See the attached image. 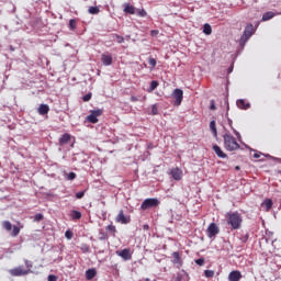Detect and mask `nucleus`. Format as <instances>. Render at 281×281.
<instances>
[{"mask_svg": "<svg viewBox=\"0 0 281 281\" xmlns=\"http://www.w3.org/2000/svg\"><path fill=\"white\" fill-rule=\"evenodd\" d=\"M213 150L221 159H226L227 154L223 153V149L218 145H213Z\"/></svg>", "mask_w": 281, "mask_h": 281, "instance_id": "2eb2a0df", "label": "nucleus"}, {"mask_svg": "<svg viewBox=\"0 0 281 281\" xmlns=\"http://www.w3.org/2000/svg\"><path fill=\"white\" fill-rule=\"evenodd\" d=\"M70 218L72 221H78V220L82 218V213H80V211H71Z\"/></svg>", "mask_w": 281, "mask_h": 281, "instance_id": "4be33fe9", "label": "nucleus"}, {"mask_svg": "<svg viewBox=\"0 0 281 281\" xmlns=\"http://www.w3.org/2000/svg\"><path fill=\"white\" fill-rule=\"evenodd\" d=\"M81 249H82V251H83L85 254H89V246L82 245V246H81Z\"/></svg>", "mask_w": 281, "mask_h": 281, "instance_id": "79ce46f5", "label": "nucleus"}, {"mask_svg": "<svg viewBox=\"0 0 281 281\" xmlns=\"http://www.w3.org/2000/svg\"><path fill=\"white\" fill-rule=\"evenodd\" d=\"M69 25H70L71 30H76V20H70Z\"/></svg>", "mask_w": 281, "mask_h": 281, "instance_id": "58836bf2", "label": "nucleus"}, {"mask_svg": "<svg viewBox=\"0 0 281 281\" xmlns=\"http://www.w3.org/2000/svg\"><path fill=\"white\" fill-rule=\"evenodd\" d=\"M145 281H150V279H145Z\"/></svg>", "mask_w": 281, "mask_h": 281, "instance_id": "864d4df0", "label": "nucleus"}, {"mask_svg": "<svg viewBox=\"0 0 281 281\" xmlns=\"http://www.w3.org/2000/svg\"><path fill=\"white\" fill-rule=\"evenodd\" d=\"M221 229L218 228V225L216 223H211L206 229V234L209 238H215L216 235H218Z\"/></svg>", "mask_w": 281, "mask_h": 281, "instance_id": "39448f33", "label": "nucleus"}, {"mask_svg": "<svg viewBox=\"0 0 281 281\" xmlns=\"http://www.w3.org/2000/svg\"><path fill=\"white\" fill-rule=\"evenodd\" d=\"M278 14H281V12L274 13L272 11H268V12L263 13L262 21H271V19H273V16H278Z\"/></svg>", "mask_w": 281, "mask_h": 281, "instance_id": "6ab92c4d", "label": "nucleus"}, {"mask_svg": "<svg viewBox=\"0 0 281 281\" xmlns=\"http://www.w3.org/2000/svg\"><path fill=\"white\" fill-rule=\"evenodd\" d=\"M223 139L224 148H226V150H228L229 153H233V150H238V148H240V145L238 144V142H236V138L232 136V134H229L228 132L223 135Z\"/></svg>", "mask_w": 281, "mask_h": 281, "instance_id": "f03ea898", "label": "nucleus"}, {"mask_svg": "<svg viewBox=\"0 0 281 281\" xmlns=\"http://www.w3.org/2000/svg\"><path fill=\"white\" fill-rule=\"evenodd\" d=\"M172 257H173V265H181V256L179 255V252L175 251L172 254Z\"/></svg>", "mask_w": 281, "mask_h": 281, "instance_id": "b1692460", "label": "nucleus"}, {"mask_svg": "<svg viewBox=\"0 0 281 281\" xmlns=\"http://www.w3.org/2000/svg\"><path fill=\"white\" fill-rule=\"evenodd\" d=\"M116 256H120V258H123L124 260H131V258H133V254L128 248L116 250Z\"/></svg>", "mask_w": 281, "mask_h": 281, "instance_id": "9d476101", "label": "nucleus"}, {"mask_svg": "<svg viewBox=\"0 0 281 281\" xmlns=\"http://www.w3.org/2000/svg\"><path fill=\"white\" fill-rule=\"evenodd\" d=\"M101 61L103 63V65L105 67H109V66L113 65V57L109 54H102Z\"/></svg>", "mask_w": 281, "mask_h": 281, "instance_id": "9b49d317", "label": "nucleus"}, {"mask_svg": "<svg viewBox=\"0 0 281 281\" xmlns=\"http://www.w3.org/2000/svg\"><path fill=\"white\" fill-rule=\"evenodd\" d=\"M58 277L54 276V274H49L48 276V281H57Z\"/></svg>", "mask_w": 281, "mask_h": 281, "instance_id": "37998d69", "label": "nucleus"}, {"mask_svg": "<svg viewBox=\"0 0 281 281\" xmlns=\"http://www.w3.org/2000/svg\"><path fill=\"white\" fill-rule=\"evenodd\" d=\"M65 237H66L68 240H71V239L74 238V233H72L71 231H66Z\"/></svg>", "mask_w": 281, "mask_h": 281, "instance_id": "72a5a7b5", "label": "nucleus"}, {"mask_svg": "<svg viewBox=\"0 0 281 281\" xmlns=\"http://www.w3.org/2000/svg\"><path fill=\"white\" fill-rule=\"evenodd\" d=\"M85 196V191H79L76 193V199H82Z\"/></svg>", "mask_w": 281, "mask_h": 281, "instance_id": "4c0bfd02", "label": "nucleus"}, {"mask_svg": "<svg viewBox=\"0 0 281 281\" xmlns=\"http://www.w3.org/2000/svg\"><path fill=\"white\" fill-rule=\"evenodd\" d=\"M132 102H137V97H131Z\"/></svg>", "mask_w": 281, "mask_h": 281, "instance_id": "603ef678", "label": "nucleus"}, {"mask_svg": "<svg viewBox=\"0 0 281 281\" xmlns=\"http://www.w3.org/2000/svg\"><path fill=\"white\" fill-rule=\"evenodd\" d=\"M172 98H175L176 106H181V102H183V90L177 88L172 92Z\"/></svg>", "mask_w": 281, "mask_h": 281, "instance_id": "0eeeda50", "label": "nucleus"}, {"mask_svg": "<svg viewBox=\"0 0 281 281\" xmlns=\"http://www.w3.org/2000/svg\"><path fill=\"white\" fill-rule=\"evenodd\" d=\"M254 34H256V29H254V24H247L239 40V45L241 47H245V44L247 43V41H249L250 36H254Z\"/></svg>", "mask_w": 281, "mask_h": 281, "instance_id": "7ed1b4c3", "label": "nucleus"}, {"mask_svg": "<svg viewBox=\"0 0 281 281\" xmlns=\"http://www.w3.org/2000/svg\"><path fill=\"white\" fill-rule=\"evenodd\" d=\"M195 265H199V267H203V265H205V259L203 258L196 259Z\"/></svg>", "mask_w": 281, "mask_h": 281, "instance_id": "c9c22d12", "label": "nucleus"}, {"mask_svg": "<svg viewBox=\"0 0 281 281\" xmlns=\"http://www.w3.org/2000/svg\"><path fill=\"white\" fill-rule=\"evenodd\" d=\"M106 229H108V232H112V233L114 234V232H115V226L109 225V226L106 227Z\"/></svg>", "mask_w": 281, "mask_h": 281, "instance_id": "49530a36", "label": "nucleus"}, {"mask_svg": "<svg viewBox=\"0 0 281 281\" xmlns=\"http://www.w3.org/2000/svg\"><path fill=\"white\" fill-rule=\"evenodd\" d=\"M210 128H211V132L213 133L214 137H217L218 132L216 130V121H211L210 122Z\"/></svg>", "mask_w": 281, "mask_h": 281, "instance_id": "5701e85b", "label": "nucleus"}, {"mask_svg": "<svg viewBox=\"0 0 281 281\" xmlns=\"http://www.w3.org/2000/svg\"><path fill=\"white\" fill-rule=\"evenodd\" d=\"M157 87H159V82H157V81H151L150 82V87H149V89H148V92L150 93L151 91H155V89H157Z\"/></svg>", "mask_w": 281, "mask_h": 281, "instance_id": "c756f323", "label": "nucleus"}, {"mask_svg": "<svg viewBox=\"0 0 281 281\" xmlns=\"http://www.w3.org/2000/svg\"><path fill=\"white\" fill-rule=\"evenodd\" d=\"M171 177H173L176 181H181V177H183V172L181 171V169L175 168L171 170Z\"/></svg>", "mask_w": 281, "mask_h": 281, "instance_id": "ddd939ff", "label": "nucleus"}, {"mask_svg": "<svg viewBox=\"0 0 281 281\" xmlns=\"http://www.w3.org/2000/svg\"><path fill=\"white\" fill-rule=\"evenodd\" d=\"M70 140H71V135L66 133L61 135V137L59 138V146H65L69 144Z\"/></svg>", "mask_w": 281, "mask_h": 281, "instance_id": "f3484780", "label": "nucleus"}, {"mask_svg": "<svg viewBox=\"0 0 281 281\" xmlns=\"http://www.w3.org/2000/svg\"><path fill=\"white\" fill-rule=\"evenodd\" d=\"M2 227H3V229H5L7 232H12V223H10L9 221L2 222Z\"/></svg>", "mask_w": 281, "mask_h": 281, "instance_id": "bb28decb", "label": "nucleus"}, {"mask_svg": "<svg viewBox=\"0 0 281 281\" xmlns=\"http://www.w3.org/2000/svg\"><path fill=\"white\" fill-rule=\"evenodd\" d=\"M204 276L205 278H214V270H205Z\"/></svg>", "mask_w": 281, "mask_h": 281, "instance_id": "2f4dec72", "label": "nucleus"}, {"mask_svg": "<svg viewBox=\"0 0 281 281\" xmlns=\"http://www.w3.org/2000/svg\"><path fill=\"white\" fill-rule=\"evenodd\" d=\"M211 111H216V105L214 104V101H211Z\"/></svg>", "mask_w": 281, "mask_h": 281, "instance_id": "de8ad7c7", "label": "nucleus"}, {"mask_svg": "<svg viewBox=\"0 0 281 281\" xmlns=\"http://www.w3.org/2000/svg\"><path fill=\"white\" fill-rule=\"evenodd\" d=\"M98 274V271H95V269H88L87 271H86V278H87V280H93V278H94V276H97Z\"/></svg>", "mask_w": 281, "mask_h": 281, "instance_id": "412c9836", "label": "nucleus"}, {"mask_svg": "<svg viewBox=\"0 0 281 281\" xmlns=\"http://www.w3.org/2000/svg\"><path fill=\"white\" fill-rule=\"evenodd\" d=\"M261 207H263L265 212H269L271 207H273V201L271 199H266L261 203Z\"/></svg>", "mask_w": 281, "mask_h": 281, "instance_id": "dca6fc26", "label": "nucleus"}, {"mask_svg": "<svg viewBox=\"0 0 281 281\" xmlns=\"http://www.w3.org/2000/svg\"><path fill=\"white\" fill-rule=\"evenodd\" d=\"M203 34H206V36H210L212 34V25L209 23L203 25Z\"/></svg>", "mask_w": 281, "mask_h": 281, "instance_id": "393cba45", "label": "nucleus"}, {"mask_svg": "<svg viewBox=\"0 0 281 281\" xmlns=\"http://www.w3.org/2000/svg\"><path fill=\"white\" fill-rule=\"evenodd\" d=\"M88 12H89V14H100V8L89 7Z\"/></svg>", "mask_w": 281, "mask_h": 281, "instance_id": "cd10ccee", "label": "nucleus"}, {"mask_svg": "<svg viewBox=\"0 0 281 281\" xmlns=\"http://www.w3.org/2000/svg\"><path fill=\"white\" fill-rule=\"evenodd\" d=\"M151 113H153V115H157V113H158L157 105H153Z\"/></svg>", "mask_w": 281, "mask_h": 281, "instance_id": "a18cd8bd", "label": "nucleus"}, {"mask_svg": "<svg viewBox=\"0 0 281 281\" xmlns=\"http://www.w3.org/2000/svg\"><path fill=\"white\" fill-rule=\"evenodd\" d=\"M123 12H125L126 14H135L136 9H135L134 5H131V4H128V3H125V4H124V10H123Z\"/></svg>", "mask_w": 281, "mask_h": 281, "instance_id": "aec40b11", "label": "nucleus"}, {"mask_svg": "<svg viewBox=\"0 0 281 281\" xmlns=\"http://www.w3.org/2000/svg\"><path fill=\"white\" fill-rule=\"evenodd\" d=\"M238 109H241L244 111H247V109H249L251 106V104L247 101H245V99H239L236 102Z\"/></svg>", "mask_w": 281, "mask_h": 281, "instance_id": "f8f14e48", "label": "nucleus"}, {"mask_svg": "<svg viewBox=\"0 0 281 281\" xmlns=\"http://www.w3.org/2000/svg\"><path fill=\"white\" fill-rule=\"evenodd\" d=\"M103 111L102 110H93L91 111L90 115L87 116V122H90V124H98V117L102 115Z\"/></svg>", "mask_w": 281, "mask_h": 281, "instance_id": "423d86ee", "label": "nucleus"}, {"mask_svg": "<svg viewBox=\"0 0 281 281\" xmlns=\"http://www.w3.org/2000/svg\"><path fill=\"white\" fill-rule=\"evenodd\" d=\"M261 155H262V153L256 151L252 157H254V159H260Z\"/></svg>", "mask_w": 281, "mask_h": 281, "instance_id": "c03bdc74", "label": "nucleus"}, {"mask_svg": "<svg viewBox=\"0 0 281 281\" xmlns=\"http://www.w3.org/2000/svg\"><path fill=\"white\" fill-rule=\"evenodd\" d=\"M149 65H150L151 67H156V66H157V60H155V58H150V59H149Z\"/></svg>", "mask_w": 281, "mask_h": 281, "instance_id": "ea45409f", "label": "nucleus"}, {"mask_svg": "<svg viewBox=\"0 0 281 281\" xmlns=\"http://www.w3.org/2000/svg\"><path fill=\"white\" fill-rule=\"evenodd\" d=\"M37 112L40 115H47V113H49V105L41 104L37 109Z\"/></svg>", "mask_w": 281, "mask_h": 281, "instance_id": "a211bd4d", "label": "nucleus"}, {"mask_svg": "<svg viewBox=\"0 0 281 281\" xmlns=\"http://www.w3.org/2000/svg\"><path fill=\"white\" fill-rule=\"evenodd\" d=\"M157 34H159V31L157 30L151 31V36H157Z\"/></svg>", "mask_w": 281, "mask_h": 281, "instance_id": "8fccbe9b", "label": "nucleus"}, {"mask_svg": "<svg viewBox=\"0 0 281 281\" xmlns=\"http://www.w3.org/2000/svg\"><path fill=\"white\" fill-rule=\"evenodd\" d=\"M34 221H35V223H38V222L43 221V214H41V213L36 214L34 216Z\"/></svg>", "mask_w": 281, "mask_h": 281, "instance_id": "f704fd0d", "label": "nucleus"}, {"mask_svg": "<svg viewBox=\"0 0 281 281\" xmlns=\"http://www.w3.org/2000/svg\"><path fill=\"white\" fill-rule=\"evenodd\" d=\"M112 38H113V41H115V42H117V43H120V44L124 43V37H122V36L119 35V34H113V35H112Z\"/></svg>", "mask_w": 281, "mask_h": 281, "instance_id": "c85d7f7f", "label": "nucleus"}, {"mask_svg": "<svg viewBox=\"0 0 281 281\" xmlns=\"http://www.w3.org/2000/svg\"><path fill=\"white\" fill-rule=\"evenodd\" d=\"M159 205V200L157 198H149L144 200L140 207L142 210H150V207H157Z\"/></svg>", "mask_w": 281, "mask_h": 281, "instance_id": "20e7f679", "label": "nucleus"}, {"mask_svg": "<svg viewBox=\"0 0 281 281\" xmlns=\"http://www.w3.org/2000/svg\"><path fill=\"white\" fill-rule=\"evenodd\" d=\"M240 278H243V274H240V271H238V270L232 271L228 274V280L229 281H239Z\"/></svg>", "mask_w": 281, "mask_h": 281, "instance_id": "4468645a", "label": "nucleus"}, {"mask_svg": "<svg viewBox=\"0 0 281 281\" xmlns=\"http://www.w3.org/2000/svg\"><path fill=\"white\" fill-rule=\"evenodd\" d=\"M146 10H144V9H140V10H138L137 11V16H146Z\"/></svg>", "mask_w": 281, "mask_h": 281, "instance_id": "e433bc0d", "label": "nucleus"}, {"mask_svg": "<svg viewBox=\"0 0 281 281\" xmlns=\"http://www.w3.org/2000/svg\"><path fill=\"white\" fill-rule=\"evenodd\" d=\"M9 273L13 277H19V276H27L30 273L29 270H25L23 266H20L18 268H13L9 270Z\"/></svg>", "mask_w": 281, "mask_h": 281, "instance_id": "6e6552de", "label": "nucleus"}, {"mask_svg": "<svg viewBox=\"0 0 281 281\" xmlns=\"http://www.w3.org/2000/svg\"><path fill=\"white\" fill-rule=\"evenodd\" d=\"M20 233H21V228H19V226H13V231L11 233V236H13V238H15V236Z\"/></svg>", "mask_w": 281, "mask_h": 281, "instance_id": "7c9ffc66", "label": "nucleus"}, {"mask_svg": "<svg viewBox=\"0 0 281 281\" xmlns=\"http://www.w3.org/2000/svg\"><path fill=\"white\" fill-rule=\"evenodd\" d=\"M227 225L231 226V229H240L243 225V215L238 212H229L225 215Z\"/></svg>", "mask_w": 281, "mask_h": 281, "instance_id": "f257e3e1", "label": "nucleus"}, {"mask_svg": "<svg viewBox=\"0 0 281 281\" xmlns=\"http://www.w3.org/2000/svg\"><path fill=\"white\" fill-rule=\"evenodd\" d=\"M181 280H183V277H182L181 274H178V276L176 277V279H175V281H181Z\"/></svg>", "mask_w": 281, "mask_h": 281, "instance_id": "09e8293b", "label": "nucleus"}, {"mask_svg": "<svg viewBox=\"0 0 281 281\" xmlns=\"http://www.w3.org/2000/svg\"><path fill=\"white\" fill-rule=\"evenodd\" d=\"M116 223H121L122 225H128L131 223V217L124 215V211H120L116 218Z\"/></svg>", "mask_w": 281, "mask_h": 281, "instance_id": "1a4fd4ad", "label": "nucleus"}, {"mask_svg": "<svg viewBox=\"0 0 281 281\" xmlns=\"http://www.w3.org/2000/svg\"><path fill=\"white\" fill-rule=\"evenodd\" d=\"M228 124L231 126V128L233 130L234 135L237 137L238 142H240L243 139V136H240V133L238 131H236L233 126H232V120H228Z\"/></svg>", "mask_w": 281, "mask_h": 281, "instance_id": "a878e982", "label": "nucleus"}, {"mask_svg": "<svg viewBox=\"0 0 281 281\" xmlns=\"http://www.w3.org/2000/svg\"><path fill=\"white\" fill-rule=\"evenodd\" d=\"M66 179L68 181H74V179H76V172H69L67 176H66Z\"/></svg>", "mask_w": 281, "mask_h": 281, "instance_id": "473e14b6", "label": "nucleus"}, {"mask_svg": "<svg viewBox=\"0 0 281 281\" xmlns=\"http://www.w3.org/2000/svg\"><path fill=\"white\" fill-rule=\"evenodd\" d=\"M227 71H228V74H232L234 71V67L231 66Z\"/></svg>", "mask_w": 281, "mask_h": 281, "instance_id": "3c124183", "label": "nucleus"}, {"mask_svg": "<svg viewBox=\"0 0 281 281\" xmlns=\"http://www.w3.org/2000/svg\"><path fill=\"white\" fill-rule=\"evenodd\" d=\"M89 100H91V93L83 95V102H89Z\"/></svg>", "mask_w": 281, "mask_h": 281, "instance_id": "a19ab883", "label": "nucleus"}]
</instances>
